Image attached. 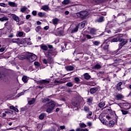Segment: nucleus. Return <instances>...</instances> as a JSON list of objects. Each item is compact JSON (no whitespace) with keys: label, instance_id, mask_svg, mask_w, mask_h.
<instances>
[{"label":"nucleus","instance_id":"nucleus-1","mask_svg":"<svg viewBox=\"0 0 131 131\" xmlns=\"http://www.w3.org/2000/svg\"><path fill=\"white\" fill-rule=\"evenodd\" d=\"M5 26H6V28H4L3 30V34L9 35L11 32H13V28H12L11 24L7 22L5 24Z\"/></svg>","mask_w":131,"mask_h":131},{"label":"nucleus","instance_id":"nucleus-2","mask_svg":"<svg viewBox=\"0 0 131 131\" xmlns=\"http://www.w3.org/2000/svg\"><path fill=\"white\" fill-rule=\"evenodd\" d=\"M46 106L47 107L46 112L47 113H52L53 110L55 108L56 104H55V102L51 101L46 103Z\"/></svg>","mask_w":131,"mask_h":131},{"label":"nucleus","instance_id":"nucleus-3","mask_svg":"<svg viewBox=\"0 0 131 131\" xmlns=\"http://www.w3.org/2000/svg\"><path fill=\"white\" fill-rule=\"evenodd\" d=\"M27 59L30 62H34L37 59V56L33 53H29L27 55Z\"/></svg>","mask_w":131,"mask_h":131},{"label":"nucleus","instance_id":"nucleus-4","mask_svg":"<svg viewBox=\"0 0 131 131\" xmlns=\"http://www.w3.org/2000/svg\"><path fill=\"white\" fill-rule=\"evenodd\" d=\"M76 18H81L82 19H84L85 17L89 15V12L87 11H81L76 14Z\"/></svg>","mask_w":131,"mask_h":131},{"label":"nucleus","instance_id":"nucleus-5","mask_svg":"<svg viewBox=\"0 0 131 131\" xmlns=\"http://www.w3.org/2000/svg\"><path fill=\"white\" fill-rule=\"evenodd\" d=\"M50 54H51L52 56H54V57H55V56H57L58 51H57L56 49L51 50H50L49 52L45 53V55L46 57H50Z\"/></svg>","mask_w":131,"mask_h":131},{"label":"nucleus","instance_id":"nucleus-6","mask_svg":"<svg viewBox=\"0 0 131 131\" xmlns=\"http://www.w3.org/2000/svg\"><path fill=\"white\" fill-rule=\"evenodd\" d=\"M36 83H37V84H43L44 85H46L47 86H48V85H49V83H50V80H38L36 81Z\"/></svg>","mask_w":131,"mask_h":131},{"label":"nucleus","instance_id":"nucleus-7","mask_svg":"<svg viewBox=\"0 0 131 131\" xmlns=\"http://www.w3.org/2000/svg\"><path fill=\"white\" fill-rule=\"evenodd\" d=\"M83 110L85 112L88 113L87 115V118H89V116H92L93 115V113L90 111V107L86 105L84 106Z\"/></svg>","mask_w":131,"mask_h":131},{"label":"nucleus","instance_id":"nucleus-8","mask_svg":"<svg viewBox=\"0 0 131 131\" xmlns=\"http://www.w3.org/2000/svg\"><path fill=\"white\" fill-rule=\"evenodd\" d=\"M127 42H128L127 40H125V41L120 42V43L118 44V51H119V50H121V49H122V47H124V46H125V45H126Z\"/></svg>","mask_w":131,"mask_h":131},{"label":"nucleus","instance_id":"nucleus-9","mask_svg":"<svg viewBox=\"0 0 131 131\" xmlns=\"http://www.w3.org/2000/svg\"><path fill=\"white\" fill-rule=\"evenodd\" d=\"M116 36L118 37V41H119V42H121L123 41L126 40L125 39H123L122 37H123V35L122 34H117Z\"/></svg>","mask_w":131,"mask_h":131},{"label":"nucleus","instance_id":"nucleus-10","mask_svg":"<svg viewBox=\"0 0 131 131\" xmlns=\"http://www.w3.org/2000/svg\"><path fill=\"white\" fill-rule=\"evenodd\" d=\"M73 28L71 30V33H74L78 31L79 27L78 25H74L72 26Z\"/></svg>","mask_w":131,"mask_h":131},{"label":"nucleus","instance_id":"nucleus-11","mask_svg":"<svg viewBox=\"0 0 131 131\" xmlns=\"http://www.w3.org/2000/svg\"><path fill=\"white\" fill-rule=\"evenodd\" d=\"M101 68V66H95L92 68H86V70H90L91 71H94L95 70H97L98 69H100Z\"/></svg>","mask_w":131,"mask_h":131},{"label":"nucleus","instance_id":"nucleus-12","mask_svg":"<svg viewBox=\"0 0 131 131\" xmlns=\"http://www.w3.org/2000/svg\"><path fill=\"white\" fill-rule=\"evenodd\" d=\"M101 48H103L104 51H108V48H109V45L108 43L104 42L103 44L101 45Z\"/></svg>","mask_w":131,"mask_h":131},{"label":"nucleus","instance_id":"nucleus-13","mask_svg":"<svg viewBox=\"0 0 131 131\" xmlns=\"http://www.w3.org/2000/svg\"><path fill=\"white\" fill-rule=\"evenodd\" d=\"M92 4H95V5H97V4H101V3H104V2H106L107 0H91Z\"/></svg>","mask_w":131,"mask_h":131},{"label":"nucleus","instance_id":"nucleus-14","mask_svg":"<svg viewBox=\"0 0 131 131\" xmlns=\"http://www.w3.org/2000/svg\"><path fill=\"white\" fill-rule=\"evenodd\" d=\"M11 17L16 22H19V21H20V18L19 17V16L16 15L15 14H11Z\"/></svg>","mask_w":131,"mask_h":131},{"label":"nucleus","instance_id":"nucleus-15","mask_svg":"<svg viewBox=\"0 0 131 131\" xmlns=\"http://www.w3.org/2000/svg\"><path fill=\"white\" fill-rule=\"evenodd\" d=\"M115 98H116V100L117 101H119L120 100H122V99H123L124 97H123V95H122V94H118L115 96Z\"/></svg>","mask_w":131,"mask_h":131},{"label":"nucleus","instance_id":"nucleus-16","mask_svg":"<svg viewBox=\"0 0 131 131\" xmlns=\"http://www.w3.org/2000/svg\"><path fill=\"white\" fill-rule=\"evenodd\" d=\"M59 21L60 20L58 18H55L52 19V23L53 25H55V26H57L58 25V24L59 23Z\"/></svg>","mask_w":131,"mask_h":131},{"label":"nucleus","instance_id":"nucleus-17","mask_svg":"<svg viewBox=\"0 0 131 131\" xmlns=\"http://www.w3.org/2000/svg\"><path fill=\"white\" fill-rule=\"evenodd\" d=\"M98 88H93L90 90V94H93L96 93V92L98 91Z\"/></svg>","mask_w":131,"mask_h":131},{"label":"nucleus","instance_id":"nucleus-18","mask_svg":"<svg viewBox=\"0 0 131 131\" xmlns=\"http://www.w3.org/2000/svg\"><path fill=\"white\" fill-rule=\"evenodd\" d=\"M87 104L89 105V106H91L92 104H93V97H89L87 99L86 101Z\"/></svg>","mask_w":131,"mask_h":131},{"label":"nucleus","instance_id":"nucleus-19","mask_svg":"<svg viewBox=\"0 0 131 131\" xmlns=\"http://www.w3.org/2000/svg\"><path fill=\"white\" fill-rule=\"evenodd\" d=\"M108 40H110L111 42H117L118 41V37L116 38H110Z\"/></svg>","mask_w":131,"mask_h":131},{"label":"nucleus","instance_id":"nucleus-20","mask_svg":"<svg viewBox=\"0 0 131 131\" xmlns=\"http://www.w3.org/2000/svg\"><path fill=\"white\" fill-rule=\"evenodd\" d=\"M86 23V21H83L81 23H79L77 25L78 26V27H79V26H81L80 28H84V26H85V24Z\"/></svg>","mask_w":131,"mask_h":131},{"label":"nucleus","instance_id":"nucleus-21","mask_svg":"<svg viewBox=\"0 0 131 131\" xmlns=\"http://www.w3.org/2000/svg\"><path fill=\"white\" fill-rule=\"evenodd\" d=\"M96 22H98V23H101L102 22H104V17L101 16L99 18H97L96 20Z\"/></svg>","mask_w":131,"mask_h":131},{"label":"nucleus","instance_id":"nucleus-22","mask_svg":"<svg viewBox=\"0 0 131 131\" xmlns=\"http://www.w3.org/2000/svg\"><path fill=\"white\" fill-rule=\"evenodd\" d=\"M114 124H115V122L113 120H111L109 121L108 126H109V127H113V126H114Z\"/></svg>","mask_w":131,"mask_h":131},{"label":"nucleus","instance_id":"nucleus-23","mask_svg":"<svg viewBox=\"0 0 131 131\" xmlns=\"http://www.w3.org/2000/svg\"><path fill=\"white\" fill-rule=\"evenodd\" d=\"M25 70H29V71H33V68L32 66L24 67Z\"/></svg>","mask_w":131,"mask_h":131},{"label":"nucleus","instance_id":"nucleus-24","mask_svg":"<svg viewBox=\"0 0 131 131\" xmlns=\"http://www.w3.org/2000/svg\"><path fill=\"white\" fill-rule=\"evenodd\" d=\"M56 32H58L60 35H62L63 32V30H62V27L57 29V30H56Z\"/></svg>","mask_w":131,"mask_h":131},{"label":"nucleus","instance_id":"nucleus-25","mask_svg":"<svg viewBox=\"0 0 131 131\" xmlns=\"http://www.w3.org/2000/svg\"><path fill=\"white\" fill-rule=\"evenodd\" d=\"M65 69L67 71H72L74 69V67L73 66H66Z\"/></svg>","mask_w":131,"mask_h":131},{"label":"nucleus","instance_id":"nucleus-26","mask_svg":"<svg viewBox=\"0 0 131 131\" xmlns=\"http://www.w3.org/2000/svg\"><path fill=\"white\" fill-rule=\"evenodd\" d=\"M121 85H122V82H119L117 85V90H118L119 91H121L122 90V89L121 87Z\"/></svg>","mask_w":131,"mask_h":131},{"label":"nucleus","instance_id":"nucleus-27","mask_svg":"<svg viewBox=\"0 0 131 131\" xmlns=\"http://www.w3.org/2000/svg\"><path fill=\"white\" fill-rule=\"evenodd\" d=\"M18 58L20 60H24V59H27V55H20L18 56Z\"/></svg>","mask_w":131,"mask_h":131},{"label":"nucleus","instance_id":"nucleus-28","mask_svg":"<svg viewBox=\"0 0 131 131\" xmlns=\"http://www.w3.org/2000/svg\"><path fill=\"white\" fill-rule=\"evenodd\" d=\"M106 105L105 101H102L98 104V107L99 108H103Z\"/></svg>","mask_w":131,"mask_h":131},{"label":"nucleus","instance_id":"nucleus-29","mask_svg":"<svg viewBox=\"0 0 131 131\" xmlns=\"http://www.w3.org/2000/svg\"><path fill=\"white\" fill-rule=\"evenodd\" d=\"M84 78L85 79L89 80L91 78V76L89 73H86L84 74Z\"/></svg>","mask_w":131,"mask_h":131},{"label":"nucleus","instance_id":"nucleus-30","mask_svg":"<svg viewBox=\"0 0 131 131\" xmlns=\"http://www.w3.org/2000/svg\"><path fill=\"white\" fill-rule=\"evenodd\" d=\"M35 100L36 99L34 98H32L31 100L28 101L29 105H32L34 103H35Z\"/></svg>","mask_w":131,"mask_h":131},{"label":"nucleus","instance_id":"nucleus-31","mask_svg":"<svg viewBox=\"0 0 131 131\" xmlns=\"http://www.w3.org/2000/svg\"><path fill=\"white\" fill-rule=\"evenodd\" d=\"M9 108L11 110H14V111H15V112H17V113L18 112H19V110H18V108L15 107L14 106H10Z\"/></svg>","mask_w":131,"mask_h":131},{"label":"nucleus","instance_id":"nucleus-32","mask_svg":"<svg viewBox=\"0 0 131 131\" xmlns=\"http://www.w3.org/2000/svg\"><path fill=\"white\" fill-rule=\"evenodd\" d=\"M22 80L24 81L25 83L28 81V77L26 76H24L22 78Z\"/></svg>","mask_w":131,"mask_h":131},{"label":"nucleus","instance_id":"nucleus-33","mask_svg":"<svg viewBox=\"0 0 131 131\" xmlns=\"http://www.w3.org/2000/svg\"><path fill=\"white\" fill-rule=\"evenodd\" d=\"M8 5H9V6H10V7H13V8H15V7H17L16 3H15L14 2H8Z\"/></svg>","mask_w":131,"mask_h":131},{"label":"nucleus","instance_id":"nucleus-34","mask_svg":"<svg viewBox=\"0 0 131 131\" xmlns=\"http://www.w3.org/2000/svg\"><path fill=\"white\" fill-rule=\"evenodd\" d=\"M18 36L19 37H22L25 36V33L23 32H18Z\"/></svg>","mask_w":131,"mask_h":131},{"label":"nucleus","instance_id":"nucleus-35","mask_svg":"<svg viewBox=\"0 0 131 131\" xmlns=\"http://www.w3.org/2000/svg\"><path fill=\"white\" fill-rule=\"evenodd\" d=\"M62 4V5H69L70 4V0H64Z\"/></svg>","mask_w":131,"mask_h":131},{"label":"nucleus","instance_id":"nucleus-36","mask_svg":"<svg viewBox=\"0 0 131 131\" xmlns=\"http://www.w3.org/2000/svg\"><path fill=\"white\" fill-rule=\"evenodd\" d=\"M45 116H46V114L45 113H42L39 116V119H40L41 120H42V119H43L45 118Z\"/></svg>","mask_w":131,"mask_h":131},{"label":"nucleus","instance_id":"nucleus-37","mask_svg":"<svg viewBox=\"0 0 131 131\" xmlns=\"http://www.w3.org/2000/svg\"><path fill=\"white\" fill-rule=\"evenodd\" d=\"M49 9V6L48 5H45L43 6H42V10H43V11H48Z\"/></svg>","mask_w":131,"mask_h":131},{"label":"nucleus","instance_id":"nucleus-38","mask_svg":"<svg viewBox=\"0 0 131 131\" xmlns=\"http://www.w3.org/2000/svg\"><path fill=\"white\" fill-rule=\"evenodd\" d=\"M38 16L40 17H45V16H46V13L43 12H39L38 13Z\"/></svg>","mask_w":131,"mask_h":131},{"label":"nucleus","instance_id":"nucleus-39","mask_svg":"<svg viewBox=\"0 0 131 131\" xmlns=\"http://www.w3.org/2000/svg\"><path fill=\"white\" fill-rule=\"evenodd\" d=\"M96 31H97V30H96V29L95 28H92L90 29L91 34H95V33H96Z\"/></svg>","mask_w":131,"mask_h":131},{"label":"nucleus","instance_id":"nucleus-40","mask_svg":"<svg viewBox=\"0 0 131 131\" xmlns=\"http://www.w3.org/2000/svg\"><path fill=\"white\" fill-rule=\"evenodd\" d=\"M40 48L43 51H48V46L46 45H42L40 47Z\"/></svg>","mask_w":131,"mask_h":131},{"label":"nucleus","instance_id":"nucleus-41","mask_svg":"<svg viewBox=\"0 0 131 131\" xmlns=\"http://www.w3.org/2000/svg\"><path fill=\"white\" fill-rule=\"evenodd\" d=\"M66 85L69 88H72V86H73V83L71 82H69L67 83Z\"/></svg>","mask_w":131,"mask_h":131},{"label":"nucleus","instance_id":"nucleus-42","mask_svg":"<svg viewBox=\"0 0 131 131\" xmlns=\"http://www.w3.org/2000/svg\"><path fill=\"white\" fill-rule=\"evenodd\" d=\"M74 80L76 83H79V82H80V79H79V78L78 77H75L74 78Z\"/></svg>","mask_w":131,"mask_h":131},{"label":"nucleus","instance_id":"nucleus-43","mask_svg":"<svg viewBox=\"0 0 131 131\" xmlns=\"http://www.w3.org/2000/svg\"><path fill=\"white\" fill-rule=\"evenodd\" d=\"M79 125L80 127H81L82 128H84V127H86V125H85V124L83 123H80L79 124Z\"/></svg>","mask_w":131,"mask_h":131},{"label":"nucleus","instance_id":"nucleus-44","mask_svg":"<svg viewBox=\"0 0 131 131\" xmlns=\"http://www.w3.org/2000/svg\"><path fill=\"white\" fill-rule=\"evenodd\" d=\"M100 42L99 41H93V45H94V46H96L97 47H98V46H99L100 45Z\"/></svg>","mask_w":131,"mask_h":131},{"label":"nucleus","instance_id":"nucleus-45","mask_svg":"<svg viewBox=\"0 0 131 131\" xmlns=\"http://www.w3.org/2000/svg\"><path fill=\"white\" fill-rule=\"evenodd\" d=\"M48 58H48V62L50 63V64H52V63H53V62H54V59L50 57V56L48 57Z\"/></svg>","mask_w":131,"mask_h":131},{"label":"nucleus","instance_id":"nucleus-46","mask_svg":"<svg viewBox=\"0 0 131 131\" xmlns=\"http://www.w3.org/2000/svg\"><path fill=\"white\" fill-rule=\"evenodd\" d=\"M72 105L74 107H78V106H79V104L77 102H76L75 101L72 102Z\"/></svg>","mask_w":131,"mask_h":131},{"label":"nucleus","instance_id":"nucleus-47","mask_svg":"<svg viewBox=\"0 0 131 131\" xmlns=\"http://www.w3.org/2000/svg\"><path fill=\"white\" fill-rule=\"evenodd\" d=\"M26 10H27V7L25 6V7H23L22 8H21L20 11L21 12H22V13H24V12H25Z\"/></svg>","mask_w":131,"mask_h":131},{"label":"nucleus","instance_id":"nucleus-48","mask_svg":"<svg viewBox=\"0 0 131 131\" xmlns=\"http://www.w3.org/2000/svg\"><path fill=\"white\" fill-rule=\"evenodd\" d=\"M121 112L123 115H126L128 113V112L127 111H124L123 110H121Z\"/></svg>","mask_w":131,"mask_h":131},{"label":"nucleus","instance_id":"nucleus-49","mask_svg":"<svg viewBox=\"0 0 131 131\" xmlns=\"http://www.w3.org/2000/svg\"><path fill=\"white\" fill-rule=\"evenodd\" d=\"M40 29H41V27L39 26L36 27L35 31H36V32H39Z\"/></svg>","mask_w":131,"mask_h":131},{"label":"nucleus","instance_id":"nucleus-50","mask_svg":"<svg viewBox=\"0 0 131 131\" xmlns=\"http://www.w3.org/2000/svg\"><path fill=\"white\" fill-rule=\"evenodd\" d=\"M1 21H8L9 20V18L8 17H3L2 18H0Z\"/></svg>","mask_w":131,"mask_h":131},{"label":"nucleus","instance_id":"nucleus-51","mask_svg":"<svg viewBox=\"0 0 131 131\" xmlns=\"http://www.w3.org/2000/svg\"><path fill=\"white\" fill-rule=\"evenodd\" d=\"M8 37L9 38H12L14 37V34L12 32H11L9 35H8Z\"/></svg>","mask_w":131,"mask_h":131},{"label":"nucleus","instance_id":"nucleus-52","mask_svg":"<svg viewBox=\"0 0 131 131\" xmlns=\"http://www.w3.org/2000/svg\"><path fill=\"white\" fill-rule=\"evenodd\" d=\"M1 7H3L4 8H7V4L5 3H0Z\"/></svg>","mask_w":131,"mask_h":131},{"label":"nucleus","instance_id":"nucleus-53","mask_svg":"<svg viewBox=\"0 0 131 131\" xmlns=\"http://www.w3.org/2000/svg\"><path fill=\"white\" fill-rule=\"evenodd\" d=\"M4 81H8V80H9V76H4Z\"/></svg>","mask_w":131,"mask_h":131},{"label":"nucleus","instance_id":"nucleus-54","mask_svg":"<svg viewBox=\"0 0 131 131\" xmlns=\"http://www.w3.org/2000/svg\"><path fill=\"white\" fill-rule=\"evenodd\" d=\"M32 14L33 16H36L37 15V12L36 11H33Z\"/></svg>","mask_w":131,"mask_h":131},{"label":"nucleus","instance_id":"nucleus-55","mask_svg":"<svg viewBox=\"0 0 131 131\" xmlns=\"http://www.w3.org/2000/svg\"><path fill=\"white\" fill-rule=\"evenodd\" d=\"M105 32H107V33H111V31L110 30H108V28L107 26L105 28Z\"/></svg>","mask_w":131,"mask_h":131},{"label":"nucleus","instance_id":"nucleus-56","mask_svg":"<svg viewBox=\"0 0 131 131\" xmlns=\"http://www.w3.org/2000/svg\"><path fill=\"white\" fill-rule=\"evenodd\" d=\"M42 62H43V64H47L48 63V60L44 59H43Z\"/></svg>","mask_w":131,"mask_h":131},{"label":"nucleus","instance_id":"nucleus-57","mask_svg":"<svg viewBox=\"0 0 131 131\" xmlns=\"http://www.w3.org/2000/svg\"><path fill=\"white\" fill-rule=\"evenodd\" d=\"M103 124H104V125H107L108 126V122L107 121H104Z\"/></svg>","mask_w":131,"mask_h":131},{"label":"nucleus","instance_id":"nucleus-58","mask_svg":"<svg viewBox=\"0 0 131 131\" xmlns=\"http://www.w3.org/2000/svg\"><path fill=\"white\" fill-rule=\"evenodd\" d=\"M8 111V113L9 114H14V112H13V111L11 110H7Z\"/></svg>","mask_w":131,"mask_h":131},{"label":"nucleus","instance_id":"nucleus-59","mask_svg":"<svg viewBox=\"0 0 131 131\" xmlns=\"http://www.w3.org/2000/svg\"><path fill=\"white\" fill-rule=\"evenodd\" d=\"M34 64L35 66H39V62H37V61H35L34 63Z\"/></svg>","mask_w":131,"mask_h":131},{"label":"nucleus","instance_id":"nucleus-60","mask_svg":"<svg viewBox=\"0 0 131 131\" xmlns=\"http://www.w3.org/2000/svg\"><path fill=\"white\" fill-rule=\"evenodd\" d=\"M86 37L88 38V39H91V38H93V37H92L90 35H86Z\"/></svg>","mask_w":131,"mask_h":131},{"label":"nucleus","instance_id":"nucleus-61","mask_svg":"<svg viewBox=\"0 0 131 131\" xmlns=\"http://www.w3.org/2000/svg\"><path fill=\"white\" fill-rule=\"evenodd\" d=\"M6 50V49L4 47H2L0 49V52L1 53H3V52H4L5 50Z\"/></svg>","mask_w":131,"mask_h":131},{"label":"nucleus","instance_id":"nucleus-62","mask_svg":"<svg viewBox=\"0 0 131 131\" xmlns=\"http://www.w3.org/2000/svg\"><path fill=\"white\" fill-rule=\"evenodd\" d=\"M2 117L3 118H5L6 117V116H7V114H6V113H4L3 114H2Z\"/></svg>","mask_w":131,"mask_h":131},{"label":"nucleus","instance_id":"nucleus-63","mask_svg":"<svg viewBox=\"0 0 131 131\" xmlns=\"http://www.w3.org/2000/svg\"><path fill=\"white\" fill-rule=\"evenodd\" d=\"M30 17H31V15H30V14H28V15H26V18L27 20H28V19H29V18H30Z\"/></svg>","mask_w":131,"mask_h":131},{"label":"nucleus","instance_id":"nucleus-64","mask_svg":"<svg viewBox=\"0 0 131 131\" xmlns=\"http://www.w3.org/2000/svg\"><path fill=\"white\" fill-rule=\"evenodd\" d=\"M54 83H55V84L57 85V84H58V83H60V81H58V80H55Z\"/></svg>","mask_w":131,"mask_h":131}]
</instances>
